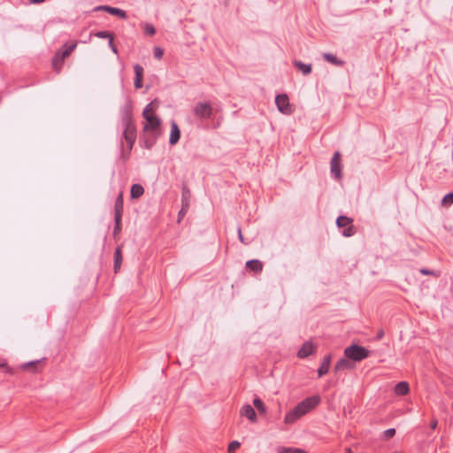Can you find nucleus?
<instances>
[{
    "mask_svg": "<svg viewBox=\"0 0 453 453\" xmlns=\"http://www.w3.org/2000/svg\"><path fill=\"white\" fill-rule=\"evenodd\" d=\"M143 118L145 119L142 128L144 148L150 150L153 147L157 139L160 135L161 119L157 115H150Z\"/></svg>",
    "mask_w": 453,
    "mask_h": 453,
    "instance_id": "f257e3e1",
    "label": "nucleus"
},
{
    "mask_svg": "<svg viewBox=\"0 0 453 453\" xmlns=\"http://www.w3.org/2000/svg\"><path fill=\"white\" fill-rule=\"evenodd\" d=\"M123 138L127 143V152L125 151L124 142H121L122 146V157L126 161L129 157V154L136 140V128L135 125L131 119L125 120V128L123 131Z\"/></svg>",
    "mask_w": 453,
    "mask_h": 453,
    "instance_id": "f03ea898",
    "label": "nucleus"
},
{
    "mask_svg": "<svg viewBox=\"0 0 453 453\" xmlns=\"http://www.w3.org/2000/svg\"><path fill=\"white\" fill-rule=\"evenodd\" d=\"M76 45L75 42H69L56 52L52 59V67L56 72L58 73L61 70L65 58L76 48Z\"/></svg>",
    "mask_w": 453,
    "mask_h": 453,
    "instance_id": "7ed1b4c3",
    "label": "nucleus"
},
{
    "mask_svg": "<svg viewBox=\"0 0 453 453\" xmlns=\"http://www.w3.org/2000/svg\"><path fill=\"white\" fill-rule=\"evenodd\" d=\"M192 112L195 118L203 120L211 119L216 110L210 102H198L194 105Z\"/></svg>",
    "mask_w": 453,
    "mask_h": 453,
    "instance_id": "20e7f679",
    "label": "nucleus"
},
{
    "mask_svg": "<svg viewBox=\"0 0 453 453\" xmlns=\"http://www.w3.org/2000/svg\"><path fill=\"white\" fill-rule=\"evenodd\" d=\"M345 356L354 361H361L369 357L370 351L362 346L353 344L344 350Z\"/></svg>",
    "mask_w": 453,
    "mask_h": 453,
    "instance_id": "39448f33",
    "label": "nucleus"
},
{
    "mask_svg": "<svg viewBox=\"0 0 453 453\" xmlns=\"http://www.w3.org/2000/svg\"><path fill=\"white\" fill-rule=\"evenodd\" d=\"M320 403L319 395H312L300 402L296 407L303 416L313 410Z\"/></svg>",
    "mask_w": 453,
    "mask_h": 453,
    "instance_id": "423d86ee",
    "label": "nucleus"
},
{
    "mask_svg": "<svg viewBox=\"0 0 453 453\" xmlns=\"http://www.w3.org/2000/svg\"><path fill=\"white\" fill-rule=\"evenodd\" d=\"M275 104L281 113L286 115L292 113L293 110L289 104L288 96L286 94L278 95L275 98Z\"/></svg>",
    "mask_w": 453,
    "mask_h": 453,
    "instance_id": "0eeeda50",
    "label": "nucleus"
},
{
    "mask_svg": "<svg viewBox=\"0 0 453 453\" xmlns=\"http://www.w3.org/2000/svg\"><path fill=\"white\" fill-rule=\"evenodd\" d=\"M330 171H331V174L336 180H340L342 178L341 154L339 151L334 152V154L331 159Z\"/></svg>",
    "mask_w": 453,
    "mask_h": 453,
    "instance_id": "6e6552de",
    "label": "nucleus"
},
{
    "mask_svg": "<svg viewBox=\"0 0 453 453\" xmlns=\"http://www.w3.org/2000/svg\"><path fill=\"white\" fill-rule=\"evenodd\" d=\"M123 212V193L119 192L114 204V221L119 223L121 220Z\"/></svg>",
    "mask_w": 453,
    "mask_h": 453,
    "instance_id": "1a4fd4ad",
    "label": "nucleus"
},
{
    "mask_svg": "<svg viewBox=\"0 0 453 453\" xmlns=\"http://www.w3.org/2000/svg\"><path fill=\"white\" fill-rule=\"evenodd\" d=\"M180 138V131L175 121L171 123V134L169 142L171 145L176 144Z\"/></svg>",
    "mask_w": 453,
    "mask_h": 453,
    "instance_id": "9d476101",
    "label": "nucleus"
},
{
    "mask_svg": "<svg viewBox=\"0 0 453 453\" xmlns=\"http://www.w3.org/2000/svg\"><path fill=\"white\" fill-rule=\"evenodd\" d=\"M241 415L246 417L248 419H250L251 422L255 423L257 422V414L253 407L250 404H245L241 409Z\"/></svg>",
    "mask_w": 453,
    "mask_h": 453,
    "instance_id": "9b49d317",
    "label": "nucleus"
},
{
    "mask_svg": "<svg viewBox=\"0 0 453 453\" xmlns=\"http://www.w3.org/2000/svg\"><path fill=\"white\" fill-rule=\"evenodd\" d=\"M314 351V346L311 342H306L303 344L302 348L298 350L297 356L300 358H305L311 355Z\"/></svg>",
    "mask_w": 453,
    "mask_h": 453,
    "instance_id": "f8f14e48",
    "label": "nucleus"
},
{
    "mask_svg": "<svg viewBox=\"0 0 453 453\" xmlns=\"http://www.w3.org/2000/svg\"><path fill=\"white\" fill-rule=\"evenodd\" d=\"M134 70L135 73L134 87L135 88H141L142 87L143 67L137 64L134 66Z\"/></svg>",
    "mask_w": 453,
    "mask_h": 453,
    "instance_id": "ddd939ff",
    "label": "nucleus"
},
{
    "mask_svg": "<svg viewBox=\"0 0 453 453\" xmlns=\"http://www.w3.org/2000/svg\"><path fill=\"white\" fill-rule=\"evenodd\" d=\"M301 417H303V415L301 413H299V411H297V408L295 407L293 410H291L290 411H288L286 414V416L284 418V422H285V424L290 425V424L295 423Z\"/></svg>",
    "mask_w": 453,
    "mask_h": 453,
    "instance_id": "4468645a",
    "label": "nucleus"
},
{
    "mask_svg": "<svg viewBox=\"0 0 453 453\" xmlns=\"http://www.w3.org/2000/svg\"><path fill=\"white\" fill-rule=\"evenodd\" d=\"M330 363H331V357L329 355L326 356L323 358L319 368L318 369L319 377H322L328 372L329 367H330Z\"/></svg>",
    "mask_w": 453,
    "mask_h": 453,
    "instance_id": "2eb2a0df",
    "label": "nucleus"
},
{
    "mask_svg": "<svg viewBox=\"0 0 453 453\" xmlns=\"http://www.w3.org/2000/svg\"><path fill=\"white\" fill-rule=\"evenodd\" d=\"M410 391L409 384L406 381L398 382L394 388V392L397 395H406Z\"/></svg>",
    "mask_w": 453,
    "mask_h": 453,
    "instance_id": "dca6fc26",
    "label": "nucleus"
},
{
    "mask_svg": "<svg viewBox=\"0 0 453 453\" xmlns=\"http://www.w3.org/2000/svg\"><path fill=\"white\" fill-rule=\"evenodd\" d=\"M263 267V263L257 259H252L246 262V268L254 273L262 272Z\"/></svg>",
    "mask_w": 453,
    "mask_h": 453,
    "instance_id": "f3484780",
    "label": "nucleus"
},
{
    "mask_svg": "<svg viewBox=\"0 0 453 453\" xmlns=\"http://www.w3.org/2000/svg\"><path fill=\"white\" fill-rule=\"evenodd\" d=\"M95 10H105L109 13L113 14V15H117V16H119V17H120L122 19H126L127 18L126 12L121 10V9H119V8L110 7V6H100V7L96 8Z\"/></svg>",
    "mask_w": 453,
    "mask_h": 453,
    "instance_id": "a211bd4d",
    "label": "nucleus"
},
{
    "mask_svg": "<svg viewBox=\"0 0 453 453\" xmlns=\"http://www.w3.org/2000/svg\"><path fill=\"white\" fill-rule=\"evenodd\" d=\"M144 193V188L141 184H134L131 187L130 196L133 199L140 198Z\"/></svg>",
    "mask_w": 453,
    "mask_h": 453,
    "instance_id": "6ab92c4d",
    "label": "nucleus"
},
{
    "mask_svg": "<svg viewBox=\"0 0 453 453\" xmlns=\"http://www.w3.org/2000/svg\"><path fill=\"white\" fill-rule=\"evenodd\" d=\"M122 259L123 258H122L121 248L118 247L114 252V272L115 273H118V271L120 269L121 264H122Z\"/></svg>",
    "mask_w": 453,
    "mask_h": 453,
    "instance_id": "aec40b11",
    "label": "nucleus"
},
{
    "mask_svg": "<svg viewBox=\"0 0 453 453\" xmlns=\"http://www.w3.org/2000/svg\"><path fill=\"white\" fill-rule=\"evenodd\" d=\"M294 65L301 71L304 75L310 74L311 72V65L304 64L302 61L296 60L294 61Z\"/></svg>",
    "mask_w": 453,
    "mask_h": 453,
    "instance_id": "412c9836",
    "label": "nucleus"
},
{
    "mask_svg": "<svg viewBox=\"0 0 453 453\" xmlns=\"http://www.w3.org/2000/svg\"><path fill=\"white\" fill-rule=\"evenodd\" d=\"M323 58L333 64V65H338V66H342L344 65V61L343 60H341V59H338L334 55L331 54V53H324L323 54Z\"/></svg>",
    "mask_w": 453,
    "mask_h": 453,
    "instance_id": "4be33fe9",
    "label": "nucleus"
},
{
    "mask_svg": "<svg viewBox=\"0 0 453 453\" xmlns=\"http://www.w3.org/2000/svg\"><path fill=\"white\" fill-rule=\"evenodd\" d=\"M338 227H346L352 225V219L347 216H339L336 219Z\"/></svg>",
    "mask_w": 453,
    "mask_h": 453,
    "instance_id": "5701e85b",
    "label": "nucleus"
},
{
    "mask_svg": "<svg viewBox=\"0 0 453 453\" xmlns=\"http://www.w3.org/2000/svg\"><path fill=\"white\" fill-rule=\"evenodd\" d=\"M278 453H307L304 449L299 448L291 447H279L277 449Z\"/></svg>",
    "mask_w": 453,
    "mask_h": 453,
    "instance_id": "b1692460",
    "label": "nucleus"
},
{
    "mask_svg": "<svg viewBox=\"0 0 453 453\" xmlns=\"http://www.w3.org/2000/svg\"><path fill=\"white\" fill-rule=\"evenodd\" d=\"M350 367L351 366H350L349 362L345 358H342L336 363V365L334 366V370L336 372H338L341 370L349 369Z\"/></svg>",
    "mask_w": 453,
    "mask_h": 453,
    "instance_id": "393cba45",
    "label": "nucleus"
},
{
    "mask_svg": "<svg viewBox=\"0 0 453 453\" xmlns=\"http://www.w3.org/2000/svg\"><path fill=\"white\" fill-rule=\"evenodd\" d=\"M253 404L261 414H265L266 412V408L265 406V403H263V401L260 398H258V397L254 398Z\"/></svg>",
    "mask_w": 453,
    "mask_h": 453,
    "instance_id": "a878e982",
    "label": "nucleus"
},
{
    "mask_svg": "<svg viewBox=\"0 0 453 453\" xmlns=\"http://www.w3.org/2000/svg\"><path fill=\"white\" fill-rule=\"evenodd\" d=\"M154 102L150 103L146 105L142 111V117H148L150 115H155L156 106H154Z\"/></svg>",
    "mask_w": 453,
    "mask_h": 453,
    "instance_id": "bb28decb",
    "label": "nucleus"
},
{
    "mask_svg": "<svg viewBox=\"0 0 453 453\" xmlns=\"http://www.w3.org/2000/svg\"><path fill=\"white\" fill-rule=\"evenodd\" d=\"M453 203V192L447 194L441 201L443 206H449Z\"/></svg>",
    "mask_w": 453,
    "mask_h": 453,
    "instance_id": "cd10ccee",
    "label": "nucleus"
},
{
    "mask_svg": "<svg viewBox=\"0 0 453 453\" xmlns=\"http://www.w3.org/2000/svg\"><path fill=\"white\" fill-rule=\"evenodd\" d=\"M355 233H356V230H355V227L353 225L346 226L344 228V230L342 231V234L346 237H350V236L354 235Z\"/></svg>",
    "mask_w": 453,
    "mask_h": 453,
    "instance_id": "c85d7f7f",
    "label": "nucleus"
},
{
    "mask_svg": "<svg viewBox=\"0 0 453 453\" xmlns=\"http://www.w3.org/2000/svg\"><path fill=\"white\" fill-rule=\"evenodd\" d=\"M395 434V428H388L383 432L382 437L384 440H389Z\"/></svg>",
    "mask_w": 453,
    "mask_h": 453,
    "instance_id": "c756f323",
    "label": "nucleus"
},
{
    "mask_svg": "<svg viewBox=\"0 0 453 453\" xmlns=\"http://www.w3.org/2000/svg\"><path fill=\"white\" fill-rule=\"evenodd\" d=\"M144 33L148 35L152 36L156 34V28L154 27L153 25L147 23L144 26Z\"/></svg>",
    "mask_w": 453,
    "mask_h": 453,
    "instance_id": "7c9ffc66",
    "label": "nucleus"
},
{
    "mask_svg": "<svg viewBox=\"0 0 453 453\" xmlns=\"http://www.w3.org/2000/svg\"><path fill=\"white\" fill-rule=\"evenodd\" d=\"M0 368L4 370L5 373L12 374L13 372V369L9 367L4 359L0 358Z\"/></svg>",
    "mask_w": 453,
    "mask_h": 453,
    "instance_id": "2f4dec72",
    "label": "nucleus"
},
{
    "mask_svg": "<svg viewBox=\"0 0 453 453\" xmlns=\"http://www.w3.org/2000/svg\"><path fill=\"white\" fill-rule=\"evenodd\" d=\"M241 446V443L238 441H233L228 445V453H233L236 449H238Z\"/></svg>",
    "mask_w": 453,
    "mask_h": 453,
    "instance_id": "473e14b6",
    "label": "nucleus"
},
{
    "mask_svg": "<svg viewBox=\"0 0 453 453\" xmlns=\"http://www.w3.org/2000/svg\"><path fill=\"white\" fill-rule=\"evenodd\" d=\"M164 55V50L163 49H161L160 47H156L154 49V57L157 58V59H161L162 57Z\"/></svg>",
    "mask_w": 453,
    "mask_h": 453,
    "instance_id": "72a5a7b5",
    "label": "nucleus"
},
{
    "mask_svg": "<svg viewBox=\"0 0 453 453\" xmlns=\"http://www.w3.org/2000/svg\"><path fill=\"white\" fill-rule=\"evenodd\" d=\"M41 361L40 360H35V361H30V362H27V363H25L21 365V368L23 370H27L28 367L30 366H35L36 365H38Z\"/></svg>",
    "mask_w": 453,
    "mask_h": 453,
    "instance_id": "f704fd0d",
    "label": "nucleus"
},
{
    "mask_svg": "<svg viewBox=\"0 0 453 453\" xmlns=\"http://www.w3.org/2000/svg\"><path fill=\"white\" fill-rule=\"evenodd\" d=\"M111 34H110L107 31H101V32H98L96 34V35L100 38H109L111 36Z\"/></svg>",
    "mask_w": 453,
    "mask_h": 453,
    "instance_id": "c9c22d12",
    "label": "nucleus"
},
{
    "mask_svg": "<svg viewBox=\"0 0 453 453\" xmlns=\"http://www.w3.org/2000/svg\"><path fill=\"white\" fill-rule=\"evenodd\" d=\"M419 272L423 275H434V273L428 269H421Z\"/></svg>",
    "mask_w": 453,
    "mask_h": 453,
    "instance_id": "e433bc0d",
    "label": "nucleus"
},
{
    "mask_svg": "<svg viewBox=\"0 0 453 453\" xmlns=\"http://www.w3.org/2000/svg\"><path fill=\"white\" fill-rule=\"evenodd\" d=\"M237 232H238V237H239V240H240L242 243L247 244V243L244 242V238H243V235H242V228H241V226H238V228H237Z\"/></svg>",
    "mask_w": 453,
    "mask_h": 453,
    "instance_id": "4c0bfd02",
    "label": "nucleus"
},
{
    "mask_svg": "<svg viewBox=\"0 0 453 453\" xmlns=\"http://www.w3.org/2000/svg\"><path fill=\"white\" fill-rule=\"evenodd\" d=\"M438 426V420L436 418H433L431 423H430V428L432 430H434Z\"/></svg>",
    "mask_w": 453,
    "mask_h": 453,
    "instance_id": "58836bf2",
    "label": "nucleus"
},
{
    "mask_svg": "<svg viewBox=\"0 0 453 453\" xmlns=\"http://www.w3.org/2000/svg\"><path fill=\"white\" fill-rule=\"evenodd\" d=\"M120 223H121V220H119V223H117L115 221L114 234H116L117 232L120 231Z\"/></svg>",
    "mask_w": 453,
    "mask_h": 453,
    "instance_id": "ea45409f",
    "label": "nucleus"
},
{
    "mask_svg": "<svg viewBox=\"0 0 453 453\" xmlns=\"http://www.w3.org/2000/svg\"><path fill=\"white\" fill-rule=\"evenodd\" d=\"M108 39H109V46H110V48H112V46H115L114 43H113V36L111 35V36Z\"/></svg>",
    "mask_w": 453,
    "mask_h": 453,
    "instance_id": "a19ab883",
    "label": "nucleus"
},
{
    "mask_svg": "<svg viewBox=\"0 0 453 453\" xmlns=\"http://www.w3.org/2000/svg\"><path fill=\"white\" fill-rule=\"evenodd\" d=\"M29 3H34V4H39V3H42L44 2L45 0H27Z\"/></svg>",
    "mask_w": 453,
    "mask_h": 453,
    "instance_id": "79ce46f5",
    "label": "nucleus"
},
{
    "mask_svg": "<svg viewBox=\"0 0 453 453\" xmlns=\"http://www.w3.org/2000/svg\"><path fill=\"white\" fill-rule=\"evenodd\" d=\"M383 335H384L383 331H380V332H379V334H378V335H377V338H378V339H381V338L383 337Z\"/></svg>",
    "mask_w": 453,
    "mask_h": 453,
    "instance_id": "37998d69",
    "label": "nucleus"
},
{
    "mask_svg": "<svg viewBox=\"0 0 453 453\" xmlns=\"http://www.w3.org/2000/svg\"><path fill=\"white\" fill-rule=\"evenodd\" d=\"M111 50L115 54H117V53H118V50H117L116 46H112V48H111Z\"/></svg>",
    "mask_w": 453,
    "mask_h": 453,
    "instance_id": "c03bdc74",
    "label": "nucleus"
},
{
    "mask_svg": "<svg viewBox=\"0 0 453 453\" xmlns=\"http://www.w3.org/2000/svg\"><path fill=\"white\" fill-rule=\"evenodd\" d=\"M346 453H353V452L349 448H348V449H346Z\"/></svg>",
    "mask_w": 453,
    "mask_h": 453,
    "instance_id": "a18cd8bd",
    "label": "nucleus"
},
{
    "mask_svg": "<svg viewBox=\"0 0 453 453\" xmlns=\"http://www.w3.org/2000/svg\"><path fill=\"white\" fill-rule=\"evenodd\" d=\"M179 214L183 215V209L181 211H180Z\"/></svg>",
    "mask_w": 453,
    "mask_h": 453,
    "instance_id": "49530a36",
    "label": "nucleus"
},
{
    "mask_svg": "<svg viewBox=\"0 0 453 453\" xmlns=\"http://www.w3.org/2000/svg\"><path fill=\"white\" fill-rule=\"evenodd\" d=\"M179 214L183 215V209L181 211H180Z\"/></svg>",
    "mask_w": 453,
    "mask_h": 453,
    "instance_id": "de8ad7c7",
    "label": "nucleus"
}]
</instances>
